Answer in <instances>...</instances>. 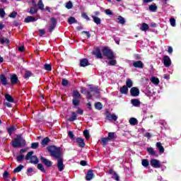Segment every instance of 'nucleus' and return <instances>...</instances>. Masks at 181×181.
Returning <instances> with one entry per match:
<instances>
[{
  "label": "nucleus",
  "instance_id": "obj_1",
  "mask_svg": "<svg viewBox=\"0 0 181 181\" xmlns=\"http://www.w3.org/2000/svg\"><path fill=\"white\" fill-rule=\"evenodd\" d=\"M47 151L50 154V156L57 159V166L59 172L64 170V164L63 163V153H62V148L56 146H48Z\"/></svg>",
  "mask_w": 181,
  "mask_h": 181
},
{
  "label": "nucleus",
  "instance_id": "obj_2",
  "mask_svg": "<svg viewBox=\"0 0 181 181\" xmlns=\"http://www.w3.org/2000/svg\"><path fill=\"white\" fill-rule=\"evenodd\" d=\"M26 146V140L22 138L21 136H18L17 138L14 139L12 143L13 148H22V146Z\"/></svg>",
  "mask_w": 181,
  "mask_h": 181
},
{
  "label": "nucleus",
  "instance_id": "obj_3",
  "mask_svg": "<svg viewBox=\"0 0 181 181\" xmlns=\"http://www.w3.org/2000/svg\"><path fill=\"white\" fill-rule=\"evenodd\" d=\"M72 97L73 105H74V107H78V105H80V100H81V95L80 94V92H78L77 90H73Z\"/></svg>",
  "mask_w": 181,
  "mask_h": 181
},
{
  "label": "nucleus",
  "instance_id": "obj_4",
  "mask_svg": "<svg viewBox=\"0 0 181 181\" xmlns=\"http://www.w3.org/2000/svg\"><path fill=\"white\" fill-rule=\"evenodd\" d=\"M33 151H29L25 156V160H30V163H33L34 165H37L39 163V158L36 156H33Z\"/></svg>",
  "mask_w": 181,
  "mask_h": 181
},
{
  "label": "nucleus",
  "instance_id": "obj_5",
  "mask_svg": "<svg viewBox=\"0 0 181 181\" xmlns=\"http://www.w3.org/2000/svg\"><path fill=\"white\" fill-rule=\"evenodd\" d=\"M102 52L103 56L105 57H107L109 60H112V59L115 58V56H114V52H112V50H111L107 47H105L102 49Z\"/></svg>",
  "mask_w": 181,
  "mask_h": 181
},
{
  "label": "nucleus",
  "instance_id": "obj_6",
  "mask_svg": "<svg viewBox=\"0 0 181 181\" xmlns=\"http://www.w3.org/2000/svg\"><path fill=\"white\" fill-rule=\"evenodd\" d=\"M50 22L51 23L48 27V30L49 33H52L54 29L56 28V26H57V19H56V18L52 17L50 18Z\"/></svg>",
  "mask_w": 181,
  "mask_h": 181
},
{
  "label": "nucleus",
  "instance_id": "obj_7",
  "mask_svg": "<svg viewBox=\"0 0 181 181\" xmlns=\"http://www.w3.org/2000/svg\"><path fill=\"white\" fill-rule=\"evenodd\" d=\"M150 165L154 169H159L160 168V161L158 159H151L150 160Z\"/></svg>",
  "mask_w": 181,
  "mask_h": 181
},
{
  "label": "nucleus",
  "instance_id": "obj_8",
  "mask_svg": "<svg viewBox=\"0 0 181 181\" xmlns=\"http://www.w3.org/2000/svg\"><path fill=\"white\" fill-rule=\"evenodd\" d=\"M163 63L165 67H170V66H172V60H170V57L168 55L163 57Z\"/></svg>",
  "mask_w": 181,
  "mask_h": 181
},
{
  "label": "nucleus",
  "instance_id": "obj_9",
  "mask_svg": "<svg viewBox=\"0 0 181 181\" xmlns=\"http://www.w3.org/2000/svg\"><path fill=\"white\" fill-rule=\"evenodd\" d=\"M92 54H93V56H95L96 59H103V54L101 53V49H100V47H98L95 48V50L92 52Z\"/></svg>",
  "mask_w": 181,
  "mask_h": 181
},
{
  "label": "nucleus",
  "instance_id": "obj_10",
  "mask_svg": "<svg viewBox=\"0 0 181 181\" xmlns=\"http://www.w3.org/2000/svg\"><path fill=\"white\" fill-rule=\"evenodd\" d=\"M40 160H41L42 163H43V165L47 166V168H51V166L53 165V163L52 161H50V160H48L47 158H46L43 156L40 157Z\"/></svg>",
  "mask_w": 181,
  "mask_h": 181
},
{
  "label": "nucleus",
  "instance_id": "obj_11",
  "mask_svg": "<svg viewBox=\"0 0 181 181\" xmlns=\"http://www.w3.org/2000/svg\"><path fill=\"white\" fill-rule=\"evenodd\" d=\"M106 118L108 121H117V119H118V117H117V115L115 114L111 115V112L109 111L106 112Z\"/></svg>",
  "mask_w": 181,
  "mask_h": 181
},
{
  "label": "nucleus",
  "instance_id": "obj_12",
  "mask_svg": "<svg viewBox=\"0 0 181 181\" xmlns=\"http://www.w3.org/2000/svg\"><path fill=\"white\" fill-rule=\"evenodd\" d=\"M76 142L78 146H79V148H85L86 143L84 142V139H83L81 137H77L76 139Z\"/></svg>",
  "mask_w": 181,
  "mask_h": 181
},
{
  "label": "nucleus",
  "instance_id": "obj_13",
  "mask_svg": "<svg viewBox=\"0 0 181 181\" xmlns=\"http://www.w3.org/2000/svg\"><path fill=\"white\" fill-rule=\"evenodd\" d=\"M130 94L132 97H138L139 95V89L136 87H133L130 89Z\"/></svg>",
  "mask_w": 181,
  "mask_h": 181
},
{
  "label": "nucleus",
  "instance_id": "obj_14",
  "mask_svg": "<svg viewBox=\"0 0 181 181\" xmlns=\"http://www.w3.org/2000/svg\"><path fill=\"white\" fill-rule=\"evenodd\" d=\"M133 66L135 69H144L145 67V64L142 61H135L133 62Z\"/></svg>",
  "mask_w": 181,
  "mask_h": 181
},
{
  "label": "nucleus",
  "instance_id": "obj_15",
  "mask_svg": "<svg viewBox=\"0 0 181 181\" xmlns=\"http://www.w3.org/2000/svg\"><path fill=\"white\" fill-rule=\"evenodd\" d=\"M147 152L151 156H156V158H158L159 156L158 153H156V151H155V149H153V148L152 147H148Z\"/></svg>",
  "mask_w": 181,
  "mask_h": 181
},
{
  "label": "nucleus",
  "instance_id": "obj_16",
  "mask_svg": "<svg viewBox=\"0 0 181 181\" xmlns=\"http://www.w3.org/2000/svg\"><path fill=\"white\" fill-rule=\"evenodd\" d=\"M10 80H11V84L13 85L18 84V81H19V79L18 78V75L15 74H12L10 76Z\"/></svg>",
  "mask_w": 181,
  "mask_h": 181
},
{
  "label": "nucleus",
  "instance_id": "obj_17",
  "mask_svg": "<svg viewBox=\"0 0 181 181\" xmlns=\"http://www.w3.org/2000/svg\"><path fill=\"white\" fill-rule=\"evenodd\" d=\"M107 138V139H109V141L114 142V141L117 139V136L115 135V132H109Z\"/></svg>",
  "mask_w": 181,
  "mask_h": 181
},
{
  "label": "nucleus",
  "instance_id": "obj_18",
  "mask_svg": "<svg viewBox=\"0 0 181 181\" xmlns=\"http://www.w3.org/2000/svg\"><path fill=\"white\" fill-rule=\"evenodd\" d=\"M80 66L81 67H87V66H90V62H88V59L86 58L81 59Z\"/></svg>",
  "mask_w": 181,
  "mask_h": 181
},
{
  "label": "nucleus",
  "instance_id": "obj_19",
  "mask_svg": "<svg viewBox=\"0 0 181 181\" xmlns=\"http://www.w3.org/2000/svg\"><path fill=\"white\" fill-rule=\"evenodd\" d=\"M94 177V173L93 170H88L86 176V180H91Z\"/></svg>",
  "mask_w": 181,
  "mask_h": 181
},
{
  "label": "nucleus",
  "instance_id": "obj_20",
  "mask_svg": "<svg viewBox=\"0 0 181 181\" xmlns=\"http://www.w3.org/2000/svg\"><path fill=\"white\" fill-rule=\"evenodd\" d=\"M0 81L2 86H7L8 84V79H6V76L4 74L0 75Z\"/></svg>",
  "mask_w": 181,
  "mask_h": 181
},
{
  "label": "nucleus",
  "instance_id": "obj_21",
  "mask_svg": "<svg viewBox=\"0 0 181 181\" xmlns=\"http://www.w3.org/2000/svg\"><path fill=\"white\" fill-rule=\"evenodd\" d=\"M89 91L90 93H95V94H98L100 93V89L98 88V86H91V85H89Z\"/></svg>",
  "mask_w": 181,
  "mask_h": 181
},
{
  "label": "nucleus",
  "instance_id": "obj_22",
  "mask_svg": "<svg viewBox=\"0 0 181 181\" xmlns=\"http://www.w3.org/2000/svg\"><path fill=\"white\" fill-rule=\"evenodd\" d=\"M36 18L33 17V16H27L25 19H24V22L25 23H30V22H36Z\"/></svg>",
  "mask_w": 181,
  "mask_h": 181
},
{
  "label": "nucleus",
  "instance_id": "obj_23",
  "mask_svg": "<svg viewBox=\"0 0 181 181\" xmlns=\"http://www.w3.org/2000/svg\"><path fill=\"white\" fill-rule=\"evenodd\" d=\"M156 148H158L160 153H165V148H163V146H162V143L157 142L156 144Z\"/></svg>",
  "mask_w": 181,
  "mask_h": 181
},
{
  "label": "nucleus",
  "instance_id": "obj_24",
  "mask_svg": "<svg viewBox=\"0 0 181 181\" xmlns=\"http://www.w3.org/2000/svg\"><path fill=\"white\" fill-rule=\"evenodd\" d=\"M5 43L6 46H9L11 41L8 38H5V37L0 38V44L5 45Z\"/></svg>",
  "mask_w": 181,
  "mask_h": 181
},
{
  "label": "nucleus",
  "instance_id": "obj_25",
  "mask_svg": "<svg viewBox=\"0 0 181 181\" xmlns=\"http://www.w3.org/2000/svg\"><path fill=\"white\" fill-rule=\"evenodd\" d=\"M50 142V139L49 137L44 138L41 141V145L42 146H47L49 145V143Z\"/></svg>",
  "mask_w": 181,
  "mask_h": 181
},
{
  "label": "nucleus",
  "instance_id": "obj_26",
  "mask_svg": "<svg viewBox=\"0 0 181 181\" xmlns=\"http://www.w3.org/2000/svg\"><path fill=\"white\" fill-rule=\"evenodd\" d=\"M148 10L150 11V12H156V11H158V6H156V4L149 5Z\"/></svg>",
  "mask_w": 181,
  "mask_h": 181
},
{
  "label": "nucleus",
  "instance_id": "obj_27",
  "mask_svg": "<svg viewBox=\"0 0 181 181\" xmlns=\"http://www.w3.org/2000/svg\"><path fill=\"white\" fill-rule=\"evenodd\" d=\"M131 103L134 107H139L141 105V101L139 99H132Z\"/></svg>",
  "mask_w": 181,
  "mask_h": 181
},
{
  "label": "nucleus",
  "instance_id": "obj_28",
  "mask_svg": "<svg viewBox=\"0 0 181 181\" xmlns=\"http://www.w3.org/2000/svg\"><path fill=\"white\" fill-rule=\"evenodd\" d=\"M119 93L121 94H128V87L127 86H123L119 88Z\"/></svg>",
  "mask_w": 181,
  "mask_h": 181
},
{
  "label": "nucleus",
  "instance_id": "obj_29",
  "mask_svg": "<svg viewBox=\"0 0 181 181\" xmlns=\"http://www.w3.org/2000/svg\"><path fill=\"white\" fill-rule=\"evenodd\" d=\"M32 76H33V73H32V71H25V74H24V78L25 80H29V78H30V77H32Z\"/></svg>",
  "mask_w": 181,
  "mask_h": 181
},
{
  "label": "nucleus",
  "instance_id": "obj_30",
  "mask_svg": "<svg viewBox=\"0 0 181 181\" xmlns=\"http://www.w3.org/2000/svg\"><path fill=\"white\" fill-rule=\"evenodd\" d=\"M76 119H77V114L76 113V112H72L71 116V117L69 118L68 120L70 122H73V121H76Z\"/></svg>",
  "mask_w": 181,
  "mask_h": 181
},
{
  "label": "nucleus",
  "instance_id": "obj_31",
  "mask_svg": "<svg viewBox=\"0 0 181 181\" xmlns=\"http://www.w3.org/2000/svg\"><path fill=\"white\" fill-rule=\"evenodd\" d=\"M117 23H120L121 25H124L125 24V18L124 17L119 16L117 18Z\"/></svg>",
  "mask_w": 181,
  "mask_h": 181
},
{
  "label": "nucleus",
  "instance_id": "obj_32",
  "mask_svg": "<svg viewBox=\"0 0 181 181\" xmlns=\"http://www.w3.org/2000/svg\"><path fill=\"white\" fill-rule=\"evenodd\" d=\"M16 131V127L15 126H11L8 129H7V132L11 136L12 135L13 132H15Z\"/></svg>",
  "mask_w": 181,
  "mask_h": 181
},
{
  "label": "nucleus",
  "instance_id": "obj_33",
  "mask_svg": "<svg viewBox=\"0 0 181 181\" xmlns=\"http://www.w3.org/2000/svg\"><path fill=\"white\" fill-rule=\"evenodd\" d=\"M129 122L130 125H138V119L134 117H132L129 119Z\"/></svg>",
  "mask_w": 181,
  "mask_h": 181
},
{
  "label": "nucleus",
  "instance_id": "obj_34",
  "mask_svg": "<svg viewBox=\"0 0 181 181\" xmlns=\"http://www.w3.org/2000/svg\"><path fill=\"white\" fill-rule=\"evenodd\" d=\"M92 18L93 19V22H95L96 25H101V18L95 16H92Z\"/></svg>",
  "mask_w": 181,
  "mask_h": 181
},
{
  "label": "nucleus",
  "instance_id": "obj_35",
  "mask_svg": "<svg viewBox=\"0 0 181 181\" xmlns=\"http://www.w3.org/2000/svg\"><path fill=\"white\" fill-rule=\"evenodd\" d=\"M5 98L8 103H15V100L12 98V95L9 94H6Z\"/></svg>",
  "mask_w": 181,
  "mask_h": 181
},
{
  "label": "nucleus",
  "instance_id": "obj_36",
  "mask_svg": "<svg viewBox=\"0 0 181 181\" xmlns=\"http://www.w3.org/2000/svg\"><path fill=\"white\" fill-rule=\"evenodd\" d=\"M109 142H110V140L108 139L107 137H103L101 139V143L103 146H106V145H107Z\"/></svg>",
  "mask_w": 181,
  "mask_h": 181
},
{
  "label": "nucleus",
  "instance_id": "obj_37",
  "mask_svg": "<svg viewBox=\"0 0 181 181\" xmlns=\"http://www.w3.org/2000/svg\"><path fill=\"white\" fill-rule=\"evenodd\" d=\"M151 83H153V84H155V86H158L159 83H160L159 78H158L155 76L151 78Z\"/></svg>",
  "mask_w": 181,
  "mask_h": 181
},
{
  "label": "nucleus",
  "instance_id": "obj_38",
  "mask_svg": "<svg viewBox=\"0 0 181 181\" xmlns=\"http://www.w3.org/2000/svg\"><path fill=\"white\" fill-rule=\"evenodd\" d=\"M37 168L39 170L42 172V173H46V170H45V166L42 163H38Z\"/></svg>",
  "mask_w": 181,
  "mask_h": 181
},
{
  "label": "nucleus",
  "instance_id": "obj_39",
  "mask_svg": "<svg viewBox=\"0 0 181 181\" xmlns=\"http://www.w3.org/2000/svg\"><path fill=\"white\" fill-rule=\"evenodd\" d=\"M140 29H141V30H143L144 32H146V30H148V29H149V25L144 23L141 25Z\"/></svg>",
  "mask_w": 181,
  "mask_h": 181
},
{
  "label": "nucleus",
  "instance_id": "obj_40",
  "mask_svg": "<svg viewBox=\"0 0 181 181\" xmlns=\"http://www.w3.org/2000/svg\"><path fill=\"white\" fill-rule=\"evenodd\" d=\"M23 168H25V166H23V165H20L13 170V173H19V172L22 171V169H23Z\"/></svg>",
  "mask_w": 181,
  "mask_h": 181
},
{
  "label": "nucleus",
  "instance_id": "obj_41",
  "mask_svg": "<svg viewBox=\"0 0 181 181\" xmlns=\"http://www.w3.org/2000/svg\"><path fill=\"white\" fill-rule=\"evenodd\" d=\"M141 165L144 168H148L149 166V160H148V159H143L141 160Z\"/></svg>",
  "mask_w": 181,
  "mask_h": 181
},
{
  "label": "nucleus",
  "instance_id": "obj_42",
  "mask_svg": "<svg viewBox=\"0 0 181 181\" xmlns=\"http://www.w3.org/2000/svg\"><path fill=\"white\" fill-rule=\"evenodd\" d=\"M132 86H134L132 80H131L130 78L127 79V81H126V87H127V88H131Z\"/></svg>",
  "mask_w": 181,
  "mask_h": 181
},
{
  "label": "nucleus",
  "instance_id": "obj_43",
  "mask_svg": "<svg viewBox=\"0 0 181 181\" xmlns=\"http://www.w3.org/2000/svg\"><path fill=\"white\" fill-rule=\"evenodd\" d=\"M77 23V20H76V18L69 17L68 18V23H69V25H73V23Z\"/></svg>",
  "mask_w": 181,
  "mask_h": 181
},
{
  "label": "nucleus",
  "instance_id": "obj_44",
  "mask_svg": "<svg viewBox=\"0 0 181 181\" xmlns=\"http://www.w3.org/2000/svg\"><path fill=\"white\" fill-rule=\"evenodd\" d=\"M95 108L98 110V111L103 110V104L100 102L95 103Z\"/></svg>",
  "mask_w": 181,
  "mask_h": 181
},
{
  "label": "nucleus",
  "instance_id": "obj_45",
  "mask_svg": "<svg viewBox=\"0 0 181 181\" xmlns=\"http://www.w3.org/2000/svg\"><path fill=\"white\" fill-rule=\"evenodd\" d=\"M38 8H40L41 11H43L45 9V4H43V1L42 0H39L37 6Z\"/></svg>",
  "mask_w": 181,
  "mask_h": 181
},
{
  "label": "nucleus",
  "instance_id": "obj_46",
  "mask_svg": "<svg viewBox=\"0 0 181 181\" xmlns=\"http://www.w3.org/2000/svg\"><path fill=\"white\" fill-rule=\"evenodd\" d=\"M23 159H25V155L23 154L19 155L16 157V160L19 163H22V160H23Z\"/></svg>",
  "mask_w": 181,
  "mask_h": 181
},
{
  "label": "nucleus",
  "instance_id": "obj_47",
  "mask_svg": "<svg viewBox=\"0 0 181 181\" xmlns=\"http://www.w3.org/2000/svg\"><path fill=\"white\" fill-rule=\"evenodd\" d=\"M28 13H30V15H35V14L37 13V8H36L35 7H31L30 8V11H28Z\"/></svg>",
  "mask_w": 181,
  "mask_h": 181
},
{
  "label": "nucleus",
  "instance_id": "obj_48",
  "mask_svg": "<svg viewBox=\"0 0 181 181\" xmlns=\"http://www.w3.org/2000/svg\"><path fill=\"white\" fill-rule=\"evenodd\" d=\"M83 136H85L86 139H90V132L87 129L83 131Z\"/></svg>",
  "mask_w": 181,
  "mask_h": 181
},
{
  "label": "nucleus",
  "instance_id": "obj_49",
  "mask_svg": "<svg viewBox=\"0 0 181 181\" xmlns=\"http://www.w3.org/2000/svg\"><path fill=\"white\" fill-rule=\"evenodd\" d=\"M44 69L45 70H46L47 71H52V65L49 64H45L44 65Z\"/></svg>",
  "mask_w": 181,
  "mask_h": 181
},
{
  "label": "nucleus",
  "instance_id": "obj_50",
  "mask_svg": "<svg viewBox=\"0 0 181 181\" xmlns=\"http://www.w3.org/2000/svg\"><path fill=\"white\" fill-rule=\"evenodd\" d=\"M31 149H37L39 148V142H35L31 144Z\"/></svg>",
  "mask_w": 181,
  "mask_h": 181
},
{
  "label": "nucleus",
  "instance_id": "obj_51",
  "mask_svg": "<svg viewBox=\"0 0 181 181\" xmlns=\"http://www.w3.org/2000/svg\"><path fill=\"white\" fill-rule=\"evenodd\" d=\"M68 136H69L70 139H71L72 141H74V139H76V136H74V134H73V132L69 131L68 132Z\"/></svg>",
  "mask_w": 181,
  "mask_h": 181
},
{
  "label": "nucleus",
  "instance_id": "obj_52",
  "mask_svg": "<svg viewBox=\"0 0 181 181\" xmlns=\"http://www.w3.org/2000/svg\"><path fill=\"white\" fill-rule=\"evenodd\" d=\"M16 16H18V13L16 11H13L8 15V17L12 18L13 19H15Z\"/></svg>",
  "mask_w": 181,
  "mask_h": 181
},
{
  "label": "nucleus",
  "instance_id": "obj_53",
  "mask_svg": "<svg viewBox=\"0 0 181 181\" xmlns=\"http://www.w3.org/2000/svg\"><path fill=\"white\" fill-rule=\"evenodd\" d=\"M62 86H63V87H66V86H69V81L63 78L62 81Z\"/></svg>",
  "mask_w": 181,
  "mask_h": 181
},
{
  "label": "nucleus",
  "instance_id": "obj_54",
  "mask_svg": "<svg viewBox=\"0 0 181 181\" xmlns=\"http://www.w3.org/2000/svg\"><path fill=\"white\" fill-rule=\"evenodd\" d=\"M109 66H115L117 64V60L112 59H110L108 62Z\"/></svg>",
  "mask_w": 181,
  "mask_h": 181
},
{
  "label": "nucleus",
  "instance_id": "obj_55",
  "mask_svg": "<svg viewBox=\"0 0 181 181\" xmlns=\"http://www.w3.org/2000/svg\"><path fill=\"white\" fill-rule=\"evenodd\" d=\"M66 9H71L73 8V3L71 1H68L66 4Z\"/></svg>",
  "mask_w": 181,
  "mask_h": 181
},
{
  "label": "nucleus",
  "instance_id": "obj_56",
  "mask_svg": "<svg viewBox=\"0 0 181 181\" xmlns=\"http://www.w3.org/2000/svg\"><path fill=\"white\" fill-rule=\"evenodd\" d=\"M5 10L4 8H0V18H5Z\"/></svg>",
  "mask_w": 181,
  "mask_h": 181
},
{
  "label": "nucleus",
  "instance_id": "obj_57",
  "mask_svg": "<svg viewBox=\"0 0 181 181\" xmlns=\"http://www.w3.org/2000/svg\"><path fill=\"white\" fill-rule=\"evenodd\" d=\"M170 23L171 26H176V20L175 18H172L170 19Z\"/></svg>",
  "mask_w": 181,
  "mask_h": 181
},
{
  "label": "nucleus",
  "instance_id": "obj_58",
  "mask_svg": "<svg viewBox=\"0 0 181 181\" xmlns=\"http://www.w3.org/2000/svg\"><path fill=\"white\" fill-rule=\"evenodd\" d=\"M112 179H115V180L119 181V176L116 173H114L113 177H112Z\"/></svg>",
  "mask_w": 181,
  "mask_h": 181
},
{
  "label": "nucleus",
  "instance_id": "obj_59",
  "mask_svg": "<svg viewBox=\"0 0 181 181\" xmlns=\"http://www.w3.org/2000/svg\"><path fill=\"white\" fill-rule=\"evenodd\" d=\"M81 16H82V18H83L86 19V21H90V17H88V16L87 15V13H82Z\"/></svg>",
  "mask_w": 181,
  "mask_h": 181
},
{
  "label": "nucleus",
  "instance_id": "obj_60",
  "mask_svg": "<svg viewBox=\"0 0 181 181\" xmlns=\"http://www.w3.org/2000/svg\"><path fill=\"white\" fill-rule=\"evenodd\" d=\"M46 33L45 29H40L39 30V36L42 37Z\"/></svg>",
  "mask_w": 181,
  "mask_h": 181
},
{
  "label": "nucleus",
  "instance_id": "obj_61",
  "mask_svg": "<svg viewBox=\"0 0 181 181\" xmlns=\"http://www.w3.org/2000/svg\"><path fill=\"white\" fill-rule=\"evenodd\" d=\"M86 94H87L86 98H88V100H90V98H93V95H91V92H90V90H87Z\"/></svg>",
  "mask_w": 181,
  "mask_h": 181
},
{
  "label": "nucleus",
  "instance_id": "obj_62",
  "mask_svg": "<svg viewBox=\"0 0 181 181\" xmlns=\"http://www.w3.org/2000/svg\"><path fill=\"white\" fill-rule=\"evenodd\" d=\"M105 13L106 15H109V16H112V15H114V13H112V11H111V10H110V9H106V10L105 11Z\"/></svg>",
  "mask_w": 181,
  "mask_h": 181
},
{
  "label": "nucleus",
  "instance_id": "obj_63",
  "mask_svg": "<svg viewBox=\"0 0 181 181\" xmlns=\"http://www.w3.org/2000/svg\"><path fill=\"white\" fill-rule=\"evenodd\" d=\"M9 176V172L8 171H4V174H3V177L4 179H8V177Z\"/></svg>",
  "mask_w": 181,
  "mask_h": 181
},
{
  "label": "nucleus",
  "instance_id": "obj_64",
  "mask_svg": "<svg viewBox=\"0 0 181 181\" xmlns=\"http://www.w3.org/2000/svg\"><path fill=\"white\" fill-rule=\"evenodd\" d=\"M76 112H77V114H79L80 115H83V114H84V110L78 108Z\"/></svg>",
  "mask_w": 181,
  "mask_h": 181
}]
</instances>
